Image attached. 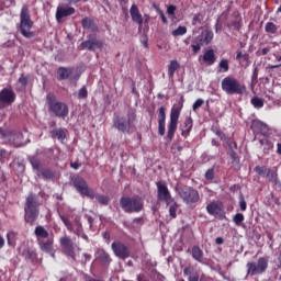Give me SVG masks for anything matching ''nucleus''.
<instances>
[{"label":"nucleus","mask_w":281,"mask_h":281,"mask_svg":"<svg viewBox=\"0 0 281 281\" xmlns=\"http://www.w3.org/2000/svg\"><path fill=\"white\" fill-rule=\"evenodd\" d=\"M74 186L77 192H79V194H81L82 196H88V199H95L98 203H100L101 205H109V201H111V199L106 195H102V194L95 195V192H93V189H89V187L87 186V181H85V179L80 177L74 180Z\"/></svg>","instance_id":"obj_1"},{"label":"nucleus","mask_w":281,"mask_h":281,"mask_svg":"<svg viewBox=\"0 0 281 281\" xmlns=\"http://www.w3.org/2000/svg\"><path fill=\"white\" fill-rule=\"evenodd\" d=\"M222 91L227 93V95H243L247 88L238 79L228 76L222 80Z\"/></svg>","instance_id":"obj_2"},{"label":"nucleus","mask_w":281,"mask_h":281,"mask_svg":"<svg viewBox=\"0 0 281 281\" xmlns=\"http://www.w3.org/2000/svg\"><path fill=\"white\" fill-rule=\"evenodd\" d=\"M38 200L36 195L29 194L24 206V220L30 224L34 225L36 218H38Z\"/></svg>","instance_id":"obj_3"},{"label":"nucleus","mask_w":281,"mask_h":281,"mask_svg":"<svg viewBox=\"0 0 281 281\" xmlns=\"http://www.w3.org/2000/svg\"><path fill=\"white\" fill-rule=\"evenodd\" d=\"M33 26L34 22H32V18L30 16V8L23 5L20 13V32L24 38L34 37V32H32Z\"/></svg>","instance_id":"obj_4"},{"label":"nucleus","mask_w":281,"mask_h":281,"mask_svg":"<svg viewBox=\"0 0 281 281\" xmlns=\"http://www.w3.org/2000/svg\"><path fill=\"white\" fill-rule=\"evenodd\" d=\"M135 120H137L135 112H130L127 117L116 116L113 121L114 128H117L121 133H131V128L135 126Z\"/></svg>","instance_id":"obj_5"},{"label":"nucleus","mask_w":281,"mask_h":281,"mask_svg":"<svg viewBox=\"0 0 281 281\" xmlns=\"http://www.w3.org/2000/svg\"><path fill=\"white\" fill-rule=\"evenodd\" d=\"M214 40V32L205 29L201 32L200 35L193 38L191 48L193 54H199L201 52V46L203 45H210L212 41Z\"/></svg>","instance_id":"obj_6"},{"label":"nucleus","mask_w":281,"mask_h":281,"mask_svg":"<svg viewBox=\"0 0 281 281\" xmlns=\"http://www.w3.org/2000/svg\"><path fill=\"white\" fill-rule=\"evenodd\" d=\"M120 205L127 214H133V212H142V210H144V202L137 198L123 196L120 200Z\"/></svg>","instance_id":"obj_7"},{"label":"nucleus","mask_w":281,"mask_h":281,"mask_svg":"<svg viewBox=\"0 0 281 281\" xmlns=\"http://www.w3.org/2000/svg\"><path fill=\"white\" fill-rule=\"evenodd\" d=\"M181 105H173L170 112V122L168 124L167 138L172 142L177 126L179 124V115H181Z\"/></svg>","instance_id":"obj_8"},{"label":"nucleus","mask_w":281,"mask_h":281,"mask_svg":"<svg viewBox=\"0 0 281 281\" xmlns=\"http://www.w3.org/2000/svg\"><path fill=\"white\" fill-rule=\"evenodd\" d=\"M47 102L49 111H52V113H54L56 117L65 119L67 117V115H69V108L67 106V104L63 102H57L56 100H54V95L48 94Z\"/></svg>","instance_id":"obj_9"},{"label":"nucleus","mask_w":281,"mask_h":281,"mask_svg":"<svg viewBox=\"0 0 281 281\" xmlns=\"http://www.w3.org/2000/svg\"><path fill=\"white\" fill-rule=\"evenodd\" d=\"M0 137L8 144H12L15 148L23 146V134L21 132H12L10 130L4 131L0 128Z\"/></svg>","instance_id":"obj_10"},{"label":"nucleus","mask_w":281,"mask_h":281,"mask_svg":"<svg viewBox=\"0 0 281 281\" xmlns=\"http://www.w3.org/2000/svg\"><path fill=\"white\" fill-rule=\"evenodd\" d=\"M269 267V259L261 257L256 262L247 263V271L249 276H260V273H265L267 268Z\"/></svg>","instance_id":"obj_11"},{"label":"nucleus","mask_w":281,"mask_h":281,"mask_svg":"<svg viewBox=\"0 0 281 281\" xmlns=\"http://www.w3.org/2000/svg\"><path fill=\"white\" fill-rule=\"evenodd\" d=\"M60 221L64 223L65 227H67L68 232H72L77 236H81L83 240H88V236L82 233V224L78 218L75 220L74 224L64 215H60Z\"/></svg>","instance_id":"obj_12"},{"label":"nucleus","mask_w":281,"mask_h":281,"mask_svg":"<svg viewBox=\"0 0 281 281\" xmlns=\"http://www.w3.org/2000/svg\"><path fill=\"white\" fill-rule=\"evenodd\" d=\"M179 196L182 199L187 205H192V203H199V191L192 188H183L179 191Z\"/></svg>","instance_id":"obj_13"},{"label":"nucleus","mask_w":281,"mask_h":281,"mask_svg":"<svg viewBox=\"0 0 281 281\" xmlns=\"http://www.w3.org/2000/svg\"><path fill=\"white\" fill-rule=\"evenodd\" d=\"M111 247L114 256L121 258V260H126L131 256V250L122 241H113Z\"/></svg>","instance_id":"obj_14"},{"label":"nucleus","mask_w":281,"mask_h":281,"mask_svg":"<svg viewBox=\"0 0 281 281\" xmlns=\"http://www.w3.org/2000/svg\"><path fill=\"white\" fill-rule=\"evenodd\" d=\"M156 186L159 201H165L167 205H170V203L175 202V200H172V196L170 195V191L168 190L166 183L157 182Z\"/></svg>","instance_id":"obj_15"},{"label":"nucleus","mask_w":281,"mask_h":281,"mask_svg":"<svg viewBox=\"0 0 281 281\" xmlns=\"http://www.w3.org/2000/svg\"><path fill=\"white\" fill-rule=\"evenodd\" d=\"M16 100L14 91L10 88H4L0 91V106H10Z\"/></svg>","instance_id":"obj_16"},{"label":"nucleus","mask_w":281,"mask_h":281,"mask_svg":"<svg viewBox=\"0 0 281 281\" xmlns=\"http://www.w3.org/2000/svg\"><path fill=\"white\" fill-rule=\"evenodd\" d=\"M59 244L63 251H65L67 256H70V258H74V241L71 240V237L67 235L60 237Z\"/></svg>","instance_id":"obj_17"},{"label":"nucleus","mask_w":281,"mask_h":281,"mask_svg":"<svg viewBox=\"0 0 281 281\" xmlns=\"http://www.w3.org/2000/svg\"><path fill=\"white\" fill-rule=\"evenodd\" d=\"M158 133L159 135H166V108L160 106L158 109Z\"/></svg>","instance_id":"obj_18"},{"label":"nucleus","mask_w":281,"mask_h":281,"mask_svg":"<svg viewBox=\"0 0 281 281\" xmlns=\"http://www.w3.org/2000/svg\"><path fill=\"white\" fill-rule=\"evenodd\" d=\"M71 14H76V9L74 7H58L56 11V19L60 21V19H65V16H71Z\"/></svg>","instance_id":"obj_19"},{"label":"nucleus","mask_w":281,"mask_h":281,"mask_svg":"<svg viewBox=\"0 0 281 281\" xmlns=\"http://www.w3.org/2000/svg\"><path fill=\"white\" fill-rule=\"evenodd\" d=\"M40 245V249L42 251H45L46 254H52L54 249V237L50 236L47 239H42L41 241H37Z\"/></svg>","instance_id":"obj_20"},{"label":"nucleus","mask_w":281,"mask_h":281,"mask_svg":"<svg viewBox=\"0 0 281 281\" xmlns=\"http://www.w3.org/2000/svg\"><path fill=\"white\" fill-rule=\"evenodd\" d=\"M130 14L134 23H137L138 25H142L144 23V18L142 16V13L139 12V8H137L136 4H132L130 9Z\"/></svg>","instance_id":"obj_21"},{"label":"nucleus","mask_w":281,"mask_h":281,"mask_svg":"<svg viewBox=\"0 0 281 281\" xmlns=\"http://www.w3.org/2000/svg\"><path fill=\"white\" fill-rule=\"evenodd\" d=\"M206 211L211 216H216L223 212V203L221 202H211L206 205Z\"/></svg>","instance_id":"obj_22"},{"label":"nucleus","mask_w":281,"mask_h":281,"mask_svg":"<svg viewBox=\"0 0 281 281\" xmlns=\"http://www.w3.org/2000/svg\"><path fill=\"white\" fill-rule=\"evenodd\" d=\"M182 137H188L190 131H192V116H188L184 122L180 125Z\"/></svg>","instance_id":"obj_23"},{"label":"nucleus","mask_w":281,"mask_h":281,"mask_svg":"<svg viewBox=\"0 0 281 281\" xmlns=\"http://www.w3.org/2000/svg\"><path fill=\"white\" fill-rule=\"evenodd\" d=\"M34 234L37 238V243H41V240H45L46 238H49V232L45 229L43 226H36Z\"/></svg>","instance_id":"obj_24"},{"label":"nucleus","mask_w":281,"mask_h":281,"mask_svg":"<svg viewBox=\"0 0 281 281\" xmlns=\"http://www.w3.org/2000/svg\"><path fill=\"white\" fill-rule=\"evenodd\" d=\"M50 137L53 139H58L59 142H65V137H67V130L65 128H56L50 132Z\"/></svg>","instance_id":"obj_25"},{"label":"nucleus","mask_w":281,"mask_h":281,"mask_svg":"<svg viewBox=\"0 0 281 281\" xmlns=\"http://www.w3.org/2000/svg\"><path fill=\"white\" fill-rule=\"evenodd\" d=\"M251 128L255 133H267L269 131L267 124L262 123L261 121H254Z\"/></svg>","instance_id":"obj_26"},{"label":"nucleus","mask_w":281,"mask_h":281,"mask_svg":"<svg viewBox=\"0 0 281 281\" xmlns=\"http://www.w3.org/2000/svg\"><path fill=\"white\" fill-rule=\"evenodd\" d=\"M192 258H193V260H196L198 262H201L202 265L205 262L203 260V250H201V248L199 246H193Z\"/></svg>","instance_id":"obj_27"},{"label":"nucleus","mask_w":281,"mask_h":281,"mask_svg":"<svg viewBox=\"0 0 281 281\" xmlns=\"http://www.w3.org/2000/svg\"><path fill=\"white\" fill-rule=\"evenodd\" d=\"M71 74H74L71 68L60 67L57 70V75L59 77V80H67V78H69V76H71Z\"/></svg>","instance_id":"obj_28"},{"label":"nucleus","mask_w":281,"mask_h":281,"mask_svg":"<svg viewBox=\"0 0 281 281\" xmlns=\"http://www.w3.org/2000/svg\"><path fill=\"white\" fill-rule=\"evenodd\" d=\"M204 63H207L209 65H214L216 63V56L214 55L213 49H209L203 55Z\"/></svg>","instance_id":"obj_29"},{"label":"nucleus","mask_w":281,"mask_h":281,"mask_svg":"<svg viewBox=\"0 0 281 281\" xmlns=\"http://www.w3.org/2000/svg\"><path fill=\"white\" fill-rule=\"evenodd\" d=\"M180 65L179 61L177 60H171L169 66H168V76L169 78L172 80V78H175V71H177V69H179Z\"/></svg>","instance_id":"obj_30"},{"label":"nucleus","mask_w":281,"mask_h":281,"mask_svg":"<svg viewBox=\"0 0 281 281\" xmlns=\"http://www.w3.org/2000/svg\"><path fill=\"white\" fill-rule=\"evenodd\" d=\"M30 164L34 170L37 172V177H41V160L35 156L30 157Z\"/></svg>","instance_id":"obj_31"},{"label":"nucleus","mask_w":281,"mask_h":281,"mask_svg":"<svg viewBox=\"0 0 281 281\" xmlns=\"http://www.w3.org/2000/svg\"><path fill=\"white\" fill-rule=\"evenodd\" d=\"M98 258L104 262V265L111 263V256H109V252L104 251V249H100L98 251Z\"/></svg>","instance_id":"obj_32"},{"label":"nucleus","mask_w":281,"mask_h":281,"mask_svg":"<svg viewBox=\"0 0 281 281\" xmlns=\"http://www.w3.org/2000/svg\"><path fill=\"white\" fill-rule=\"evenodd\" d=\"M266 179H268V181H270L271 183H279L278 180V171L273 170V169H269V172L266 176Z\"/></svg>","instance_id":"obj_33"},{"label":"nucleus","mask_w":281,"mask_h":281,"mask_svg":"<svg viewBox=\"0 0 281 281\" xmlns=\"http://www.w3.org/2000/svg\"><path fill=\"white\" fill-rule=\"evenodd\" d=\"M7 240H8V245L9 247H14L16 245V233L14 232H9L7 234Z\"/></svg>","instance_id":"obj_34"},{"label":"nucleus","mask_w":281,"mask_h":281,"mask_svg":"<svg viewBox=\"0 0 281 281\" xmlns=\"http://www.w3.org/2000/svg\"><path fill=\"white\" fill-rule=\"evenodd\" d=\"M25 87H27V77L25 76H21L18 80V83H16V89L19 91H23V89H25Z\"/></svg>","instance_id":"obj_35"},{"label":"nucleus","mask_w":281,"mask_h":281,"mask_svg":"<svg viewBox=\"0 0 281 281\" xmlns=\"http://www.w3.org/2000/svg\"><path fill=\"white\" fill-rule=\"evenodd\" d=\"M250 103L255 109H262L265 106V101L261 98L255 97L250 100Z\"/></svg>","instance_id":"obj_36"},{"label":"nucleus","mask_w":281,"mask_h":281,"mask_svg":"<svg viewBox=\"0 0 281 281\" xmlns=\"http://www.w3.org/2000/svg\"><path fill=\"white\" fill-rule=\"evenodd\" d=\"M265 30L268 34H276L278 32V26L273 22L266 23Z\"/></svg>","instance_id":"obj_37"},{"label":"nucleus","mask_w":281,"mask_h":281,"mask_svg":"<svg viewBox=\"0 0 281 281\" xmlns=\"http://www.w3.org/2000/svg\"><path fill=\"white\" fill-rule=\"evenodd\" d=\"M38 175H41L43 179H54V171L52 169H42Z\"/></svg>","instance_id":"obj_38"},{"label":"nucleus","mask_w":281,"mask_h":281,"mask_svg":"<svg viewBox=\"0 0 281 281\" xmlns=\"http://www.w3.org/2000/svg\"><path fill=\"white\" fill-rule=\"evenodd\" d=\"M269 170L270 169L267 167H260V166L255 167V172H257L259 177H263V178H267Z\"/></svg>","instance_id":"obj_39"},{"label":"nucleus","mask_w":281,"mask_h":281,"mask_svg":"<svg viewBox=\"0 0 281 281\" xmlns=\"http://www.w3.org/2000/svg\"><path fill=\"white\" fill-rule=\"evenodd\" d=\"M220 71L224 74L229 71V61L227 59H222L218 64Z\"/></svg>","instance_id":"obj_40"},{"label":"nucleus","mask_w":281,"mask_h":281,"mask_svg":"<svg viewBox=\"0 0 281 281\" xmlns=\"http://www.w3.org/2000/svg\"><path fill=\"white\" fill-rule=\"evenodd\" d=\"M184 34H188L186 26H178L177 30L172 31V36H183Z\"/></svg>","instance_id":"obj_41"},{"label":"nucleus","mask_w":281,"mask_h":281,"mask_svg":"<svg viewBox=\"0 0 281 281\" xmlns=\"http://www.w3.org/2000/svg\"><path fill=\"white\" fill-rule=\"evenodd\" d=\"M81 49H89V52H93V40H88L80 44Z\"/></svg>","instance_id":"obj_42"},{"label":"nucleus","mask_w":281,"mask_h":281,"mask_svg":"<svg viewBox=\"0 0 281 281\" xmlns=\"http://www.w3.org/2000/svg\"><path fill=\"white\" fill-rule=\"evenodd\" d=\"M81 25L85 30H91L92 25H93V21L89 18H85L81 22Z\"/></svg>","instance_id":"obj_43"},{"label":"nucleus","mask_w":281,"mask_h":281,"mask_svg":"<svg viewBox=\"0 0 281 281\" xmlns=\"http://www.w3.org/2000/svg\"><path fill=\"white\" fill-rule=\"evenodd\" d=\"M233 221L235 223V225H241L243 221H245V215H243V213H237L234 217Z\"/></svg>","instance_id":"obj_44"},{"label":"nucleus","mask_w":281,"mask_h":281,"mask_svg":"<svg viewBox=\"0 0 281 281\" xmlns=\"http://www.w3.org/2000/svg\"><path fill=\"white\" fill-rule=\"evenodd\" d=\"M177 202H173V204H171L169 207V214L172 216V218H177Z\"/></svg>","instance_id":"obj_45"},{"label":"nucleus","mask_w":281,"mask_h":281,"mask_svg":"<svg viewBox=\"0 0 281 281\" xmlns=\"http://www.w3.org/2000/svg\"><path fill=\"white\" fill-rule=\"evenodd\" d=\"M89 95V92L87 91L86 87H82L79 92H78V98L79 100H83L85 98H87Z\"/></svg>","instance_id":"obj_46"},{"label":"nucleus","mask_w":281,"mask_h":281,"mask_svg":"<svg viewBox=\"0 0 281 281\" xmlns=\"http://www.w3.org/2000/svg\"><path fill=\"white\" fill-rule=\"evenodd\" d=\"M102 47H103V43L101 41L92 40V52L94 49H102Z\"/></svg>","instance_id":"obj_47"},{"label":"nucleus","mask_w":281,"mask_h":281,"mask_svg":"<svg viewBox=\"0 0 281 281\" xmlns=\"http://www.w3.org/2000/svg\"><path fill=\"white\" fill-rule=\"evenodd\" d=\"M239 207L241 212H245L247 210V202L245 201V198L240 196L239 198Z\"/></svg>","instance_id":"obj_48"},{"label":"nucleus","mask_w":281,"mask_h":281,"mask_svg":"<svg viewBox=\"0 0 281 281\" xmlns=\"http://www.w3.org/2000/svg\"><path fill=\"white\" fill-rule=\"evenodd\" d=\"M203 99H198L194 103H193V111H196L198 109H201V106H203Z\"/></svg>","instance_id":"obj_49"},{"label":"nucleus","mask_w":281,"mask_h":281,"mask_svg":"<svg viewBox=\"0 0 281 281\" xmlns=\"http://www.w3.org/2000/svg\"><path fill=\"white\" fill-rule=\"evenodd\" d=\"M175 12H177V7L171 4L167 8V14H169V16H175Z\"/></svg>","instance_id":"obj_50"},{"label":"nucleus","mask_w":281,"mask_h":281,"mask_svg":"<svg viewBox=\"0 0 281 281\" xmlns=\"http://www.w3.org/2000/svg\"><path fill=\"white\" fill-rule=\"evenodd\" d=\"M205 179H207V181H212V179H214V169H209L206 171Z\"/></svg>","instance_id":"obj_51"},{"label":"nucleus","mask_w":281,"mask_h":281,"mask_svg":"<svg viewBox=\"0 0 281 281\" xmlns=\"http://www.w3.org/2000/svg\"><path fill=\"white\" fill-rule=\"evenodd\" d=\"M203 21V15L201 14H195L193 16V25H196V23H201Z\"/></svg>","instance_id":"obj_52"},{"label":"nucleus","mask_w":281,"mask_h":281,"mask_svg":"<svg viewBox=\"0 0 281 281\" xmlns=\"http://www.w3.org/2000/svg\"><path fill=\"white\" fill-rule=\"evenodd\" d=\"M251 81L258 82V68L257 67L254 68Z\"/></svg>","instance_id":"obj_53"},{"label":"nucleus","mask_w":281,"mask_h":281,"mask_svg":"<svg viewBox=\"0 0 281 281\" xmlns=\"http://www.w3.org/2000/svg\"><path fill=\"white\" fill-rule=\"evenodd\" d=\"M226 144H228V148H231V150H236L237 146L235 142L229 140V138L226 140Z\"/></svg>","instance_id":"obj_54"},{"label":"nucleus","mask_w":281,"mask_h":281,"mask_svg":"<svg viewBox=\"0 0 281 281\" xmlns=\"http://www.w3.org/2000/svg\"><path fill=\"white\" fill-rule=\"evenodd\" d=\"M159 15H160V19H161L162 23H168V19L164 14V11H159Z\"/></svg>","instance_id":"obj_55"},{"label":"nucleus","mask_w":281,"mask_h":281,"mask_svg":"<svg viewBox=\"0 0 281 281\" xmlns=\"http://www.w3.org/2000/svg\"><path fill=\"white\" fill-rule=\"evenodd\" d=\"M189 281H200L199 280V274H192L189 277Z\"/></svg>","instance_id":"obj_56"},{"label":"nucleus","mask_w":281,"mask_h":281,"mask_svg":"<svg viewBox=\"0 0 281 281\" xmlns=\"http://www.w3.org/2000/svg\"><path fill=\"white\" fill-rule=\"evenodd\" d=\"M220 139L222 140V142H227L229 138H227V136L225 135V133H221V135H220Z\"/></svg>","instance_id":"obj_57"},{"label":"nucleus","mask_w":281,"mask_h":281,"mask_svg":"<svg viewBox=\"0 0 281 281\" xmlns=\"http://www.w3.org/2000/svg\"><path fill=\"white\" fill-rule=\"evenodd\" d=\"M70 166L74 168V170H78V168H80V164L78 162H71Z\"/></svg>","instance_id":"obj_58"},{"label":"nucleus","mask_w":281,"mask_h":281,"mask_svg":"<svg viewBox=\"0 0 281 281\" xmlns=\"http://www.w3.org/2000/svg\"><path fill=\"white\" fill-rule=\"evenodd\" d=\"M215 243H216V245H223V243H224L223 237H217L215 239Z\"/></svg>","instance_id":"obj_59"},{"label":"nucleus","mask_w":281,"mask_h":281,"mask_svg":"<svg viewBox=\"0 0 281 281\" xmlns=\"http://www.w3.org/2000/svg\"><path fill=\"white\" fill-rule=\"evenodd\" d=\"M240 58H243V52L237 50L236 60H240Z\"/></svg>","instance_id":"obj_60"},{"label":"nucleus","mask_w":281,"mask_h":281,"mask_svg":"<svg viewBox=\"0 0 281 281\" xmlns=\"http://www.w3.org/2000/svg\"><path fill=\"white\" fill-rule=\"evenodd\" d=\"M5 245V239L0 236V249H3V246Z\"/></svg>","instance_id":"obj_61"},{"label":"nucleus","mask_w":281,"mask_h":281,"mask_svg":"<svg viewBox=\"0 0 281 281\" xmlns=\"http://www.w3.org/2000/svg\"><path fill=\"white\" fill-rule=\"evenodd\" d=\"M277 153H278V155H281V144L280 143L277 144Z\"/></svg>","instance_id":"obj_62"},{"label":"nucleus","mask_w":281,"mask_h":281,"mask_svg":"<svg viewBox=\"0 0 281 281\" xmlns=\"http://www.w3.org/2000/svg\"><path fill=\"white\" fill-rule=\"evenodd\" d=\"M231 157H232V159H233L234 161H236L237 156H236V154L234 153V150L231 151Z\"/></svg>","instance_id":"obj_63"},{"label":"nucleus","mask_w":281,"mask_h":281,"mask_svg":"<svg viewBox=\"0 0 281 281\" xmlns=\"http://www.w3.org/2000/svg\"><path fill=\"white\" fill-rule=\"evenodd\" d=\"M83 257L86 258V262H88V260H91V255L89 254H83Z\"/></svg>","instance_id":"obj_64"}]
</instances>
